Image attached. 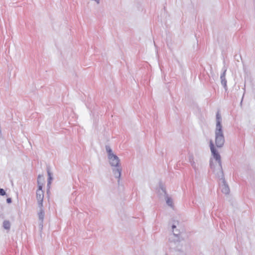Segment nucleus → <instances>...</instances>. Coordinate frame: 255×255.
Here are the masks:
<instances>
[{"label":"nucleus","mask_w":255,"mask_h":255,"mask_svg":"<svg viewBox=\"0 0 255 255\" xmlns=\"http://www.w3.org/2000/svg\"><path fill=\"white\" fill-rule=\"evenodd\" d=\"M106 150L108 153L109 163L112 167H115L113 169V172L115 177L119 179H120L122 172V168L120 167V160L119 158L115 154L109 145L106 146Z\"/></svg>","instance_id":"nucleus-1"},{"label":"nucleus","mask_w":255,"mask_h":255,"mask_svg":"<svg viewBox=\"0 0 255 255\" xmlns=\"http://www.w3.org/2000/svg\"><path fill=\"white\" fill-rule=\"evenodd\" d=\"M216 122L215 129V143L217 147L221 148L224 144L225 139L222 125V117L219 112L216 114Z\"/></svg>","instance_id":"nucleus-2"},{"label":"nucleus","mask_w":255,"mask_h":255,"mask_svg":"<svg viewBox=\"0 0 255 255\" xmlns=\"http://www.w3.org/2000/svg\"><path fill=\"white\" fill-rule=\"evenodd\" d=\"M210 147L212 155L218 162V169H219V171L222 170L221 156L218 151L215 148L214 143L212 140H211L210 142Z\"/></svg>","instance_id":"nucleus-3"},{"label":"nucleus","mask_w":255,"mask_h":255,"mask_svg":"<svg viewBox=\"0 0 255 255\" xmlns=\"http://www.w3.org/2000/svg\"><path fill=\"white\" fill-rule=\"evenodd\" d=\"M217 174L218 177L220 178V180H221V182L222 183L221 185L222 192L225 194H229L230 192V188L228 185L227 184L223 177L224 176L223 170L219 171V172L217 173Z\"/></svg>","instance_id":"nucleus-4"},{"label":"nucleus","mask_w":255,"mask_h":255,"mask_svg":"<svg viewBox=\"0 0 255 255\" xmlns=\"http://www.w3.org/2000/svg\"><path fill=\"white\" fill-rule=\"evenodd\" d=\"M183 240V238L181 235H172L168 239V242L170 244H173L177 247L179 245V243Z\"/></svg>","instance_id":"nucleus-5"},{"label":"nucleus","mask_w":255,"mask_h":255,"mask_svg":"<svg viewBox=\"0 0 255 255\" xmlns=\"http://www.w3.org/2000/svg\"><path fill=\"white\" fill-rule=\"evenodd\" d=\"M42 187L39 186L36 191V199L37 200L38 206H43V200L44 198V192L42 190Z\"/></svg>","instance_id":"nucleus-6"},{"label":"nucleus","mask_w":255,"mask_h":255,"mask_svg":"<svg viewBox=\"0 0 255 255\" xmlns=\"http://www.w3.org/2000/svg\"><path fill=\"white\" fill-rule=\"evenodd\" d=\"M227 71V68L225 67H224L223 68V73L221 74L220 76V79H221V84L223 86L224 88L226 91L227 90V80L226 79V74Z\"/></svg>","instance_id":"nucleus-7"},{"label":"nucleus","mask_w":255,"mask_h":255,"mask_svg":"<svg viewBox=\"0 0 255 255\" xmlns=\"http://www.w3.org/2000/svg\"><path fill=\"white\" fill-rule=\"evenodd\" d=\"M178 224V221H174L171 226L172 235H180V230L177 228V225Z\"/></svg>","instance_id":"nucleus-8"},{"label":"nucleus","mask_w":255,"mask_h":255,"mask_svg":"<svg viewBox=\"0 0 255 255\" xmlns=\"http://www.w3.org/2000/svg\"><path fill=\"white\" fill-rule=\"evenodd\" d=\"M189 161L191 164L192 167L195 171H197L198 169V166L194 161V156L193 155H190L189 156Z\"/></svg>","instance_id":"nucleus-9"},{"label":"nucleus","mask_w":255,"mask_h":255,"mask_svg":"<svg viewBox=\"0 0 255 255\" xmlns=\"http://www.w3.org/2000/svg\"><path fill=\"white\" fill-rule=\"evenodd\" d=\"M39 207L40 208L39 212L38 213L39 220L43 221L44 217V212L42 208V206H39Z\"/></svg>","instance_id":"nucleus-10"},{"label":"nucleus","mask_w":255,"mask_h":255,"mask_svg":"<svg viewBox=\"0 0 255 255\" xmlns=\"http://www.w3.org/2000/svg\"><path fill=\"white\" fill-rule=\"evenodd\" d=\"M44 182V178L42 175H39L37 178L38 187L41 186L42 187Z\"/></svg>","instance_id":"nucleus-11"},{"label":"nucleus","mask_w":255,"mask_h":255,"mask_svg":"<svg viewBox=\"0 0 255 255\" xmlns=\"http://www.w3.org/2000/svg\"><path fill=\"white\" fill-rule=\"evenodd\" d=\"M3 227L6 230H9L10 228V223L7 220H5L3 222Z\"/></svg>","instance_id":"nucleus-12"},{"label":"nucleus","mask_w":255,"mask_h":255,"mask_svg":"<svg viewBox=\"0 0 255 255\" xmlns=\"http://www.w3.org/2000/svg\"><path fill=\"white\" fill-rule=\"evenodd\" d=\"M166 204L169 206H170V207H172L173 206V202H172V199L168 197H167L166 198Z\"/></svg>","instance_id":"nucleus-13"},{"label":"nucleus","mask_w":255,"mask_h":255,"mask_svg":"<svg viewBox=\"0 0 255 255\" xmlns=\"http://www.w3.org/2000/svg\"><path fill=\"white\" fill-rule=\"evenodd\" d=\"M47 173H48V182H47V186H49L50 184H51V180L52 179V176H51V174L50 173V172L49 171V170H48L47 171Z\"/></svg>","instance_id":"nucleus-14"},{"label":"nucleus","mask_w":255,"mask_h":255,"mask_svg":"<svg viewBox=\"0 0 255 255\" xmlns=\"http://www.w3.org/2000/svg\"><path fill=\"white\" fill-rule=\"evenodd\" d=\"M6 194L5 191L2 188H0V195L4 196Z\"/></svg>","instance_id":"nucleus-15"},{"label":"nucleus","mask_w":255,"mask_h":255,"mask_svg":"<svg viewBox=\"0 0 255 255\" xmlns=\"http://www.w3.org/2000/svg\"><path fill=\"white\" fill-rule=\"evenodd\" d=\"M43 221H39V226L41 230L43 228Z\"/></svg>","instance_id":"nucleus-16"},{"label":"nucleus","mask_w":255,"mask_h":255,"mask_svg":"<svg viewBox=\"0 0 255 255\" xmlns=\"http://www.w3.org/2000/svg\"><path fill=\"white\" fill-rule=\"evenodd\" d=\"M6 202H7V203H11V198H7V199H6Z\"/></svg>","instance_id":"nucleus-17"},{"label":"nucleus","mask_w":255,"mask_h":255,"mask_svg":"<svg viewBox=\"0 0 255 255\" xmlns=\"http://www.w3.org/2000/svg\"><path fill=\"white\" fill-rule=\"evenodd\" d=\"M91 0L92 1H94L98 4L100 3V0Z\"/></svg>","instance_id":"nucleus-18"},{"label":"nucleus","mask_w":255,"mask_h":255,"mask_svg":"<svg viewBox=\"0 0 255 255\" xmlns=\"http://www.w3.org/2000/svg\"><path fill=\"white\" fill-rule=\"evenodd\" d=\"M243 97H244V96H243V97H242V101H241V103H242V101H243Z\"/></svg>","instance_id":"nucleus-19"},{"label":"nucleus","mask_w":255,"mask_h":255,"mask_svg":"<svg viewBox=\"0 0 255 255\" xmlns=\"http://www.w3.org/2000/svg\"><path fill=\"white\" fill-rule=\"evenodd\" d=\"M210 166L212 167V163H210Z\"/></svg>","instance_id":"nucleus-20"},{"label":"nucleus","mask_w":255,"mask_h":255,"mask_svg":"<svg viewBox=\"0 0 255 255\" xmlns=\"http://www.w3.org/2000/svg\"><path fill=\"white\" fill-rule=\"evenodd\" d=\"M176 250H178V251H180V249H177Z\"/></svg>","instance_id":"nucleus-21"},{"label":"nucleus","mask_w":255,"mask_h":255,"mask_svg":"<svg viewBox=\"0 0 255 255\" xmlns=\"http://www.w3.org/2000/svg\"><path fill=\"white\" fill-rule=\"evenodd\" d=\"M165 255H168V254H165Z\"/></svg>","instance_id":"nucleus-22"}]
</instances>
